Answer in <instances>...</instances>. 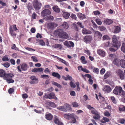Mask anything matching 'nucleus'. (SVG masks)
<instances>
[{"instance_id":"43","label":"nucleus","mask_w":125,"mask_h":125,"mask_svg":"<svg viewBox=\"0 0 125 125\" xmlns=\"http://www.w3.org/2000/svg\"><path fill=\"white\" fill-rule=\"evenodd\" d=\"M100 116L99 114L98 113L97 114H96L93 116V118L95 120L98 119L100 118Z\"/></svg>"},{"instance_id":"16","label":"nucleus","mask_w":125,"mask_h":125,"mask_svg":"<svg viewBox=\"0 0 125 125\" xmlns=\"http://www.w3.org/2000/svg\"><path fill=\"white\" fill-rule=\"evenodd\" d=\"M54 122L55 124H57L58 125H63V123L61 122L59 120L58 117L55 116L54 117Z\"/></svg>"},{"instance_id":"25","label":"nucleus","mask_w":125,"mask_h":125,"mask_svg":"<svg viewBox=\"0 0 125 125\" xmlns=\"http://www.w3.org/2000/svg\"><path fill=\"white\" fill-rule=\"evenodd\" d=\"M50 99H54L55 100L57 99V98L55 96L54 93L53 92H51L49 94Z\"/></svg>"},{"instance_id":"33","label":"nucleus","mask_w":125,"mask_h":125,"mask_svg":"<svg viewBox=\"0 0 125 125\" xmlns=\"http://www.w3.org/2000/svg\"><path fill=\"white\" fill-rule=\"evenodd\" d=\"M52 75L53 76L56 77L58 79H60L61 77L60 74L57 73L53 72L52 73Z\"/></svg>"},{"instance_id":"31","label":"nucleus","mask_w":125,"mask_h":125,"mask_svg":"<svg viewBox=\"0 0 125 125\" xmlns=\"http://www.w3.org/2000/svg\"><path fill=\"white\" fill-rule=\"evenodd\" d=\"M82 32L83 34H90L91 32L89 31L84 28L82 30Z\"/></svg>"},{"instance_id":"28","label":"nucleus","mask_w":125,"mask_h":125,"mask_svg":"<svg viewBox=\"0 0 125 125\" xmlns=\"http://www.w3.org/2000/svg\"><path fill=\"white\" fill-rule=\"evenodd\" d=\"M104 22L106 24L109 25L112 23L113 21L111 19H106L104 20Z\"/></svg>"},{"instance_id":"1","label":"nucleus","mask_w":125,"mask_h":125,"mask_svg":"<svg viewBox=\"0 0 125 125\" xmlns=\"http://www.w3.org/2000/svg\"><path fill=\"white\" fill-rule=\"evenodd\" d=\"M14 76L12 73H5V72L2 69L0 70V76L3 77V79L6 80L8 83H13L14 81L12 79Z\"/></svg>"},{"instance_id":"37","label":"nucleus","mask_w":125,"mask_h":125,"mask_svg":"<svg viewBox=\"0 0 125 125\" xmlns=\"http://www.w3.org/2000/svg\"><path fill=\"white\" fill-rule=\"evenodd\" d=\"M120 64L121 67H125V60L123 59H122L120 60Z\"/></svg>"},{"instance_id":"61","label":"nucleus","mask_w":125,"mask_h":125,"mask_svg":"<svg viewBox=\"0 0 125 125\" xmlns=\"http://www.w3.org/2000/svg\"><path fill=\"white\" fill-rule=\"evenodd\" d=\"M119 109L120 111H125V106H123L122 107H119Z\"/></svg>"},{"instance_id":"10","label":"nucleus","mask_w":125,"mask_h":125,"mask_svg":"<svg viewBox=\"0 0 125 125\" xmlns=\"http://www.w3.org/2000/svg\"><path fill=\"white\" fill-rule=\"evenodd\" d=\"M87 108L89 110H91V112L92 114L94 115L97 114L98 112L93 107H91L90 105L87 106Z\"/></svg>"},{"instance_id":"62","label":"nucleus","mask_w":125,"mask_h":125,"mask_svg":"<svg viewBox=\"0 0 125 125\" xmlns=\"http://www.w3.org/2000/svg\"><path fill=\"white\" fill-rule=\"evenodd\" d=\"M11 49L16 50H18V48L16 47L15 44H14L11 47Z\"/></svg>"},{"instance_id":"15","label":"nucleus","mask_w":125,"mask_h":125,"mask_svg":"<svg viewBox=\"0 0 125 125\" xmlns=\"http://www.w3.org/2000/svg\"><path fill=\"white\" fill-rule=\"evenodd\" d=\"M116 73L121 80L124 79L125 77L122 71L120 70H118L116 72Z\"/></svg>"},{"instance_id":"6","label":"nucleus","mask_w":125,"mask_h":125,"mask_svg":"<svg viewBox=\"0 0 125 125\" xmlns=\"http://www.w3.org/2000/svg\"><path fill=\"white\" fill-rule=\"evenodd\" d=\"M51 11L48 9H45L43 10L41 13V15L43 17L50 15L51 14Z\"/></svg>"},{"instance_id":"47","label":"nucleus","mask_w":125,"mask_h":125,"mask_svg":"<svg viewBox=\"0 0 125 125\" xmlns=\"http://www.w3.org/2000/svg\"><path fill=\"white\" fill-rule=\"evenodd\" d=\"M104 116L109 117L110 115V114L107 111H106L104 112Z\"/></svg>"},{"instance_id":"57","label":"nucleus","mask_w":125,"mask_h":125,"mask_svg":"<svg viewBox=\"0 0 125 125\" xmlns=\"http://www.w3.org/2000/svg\"><path fill=\"white\" fill-rule=\"evenodd\" d=\"M57 108L58 109L61 111H65V110H64V109L63 108V106L58 107Z\"/></svg>"},{"instance_id":"58","label":"nucleus","mask_w":125,"mask_h":125,"mask_svg":"<svg viewBox=\"0 0 125 125\" xmlns=\"http://www.w3.org/2000/svg\"><path fill=\"white\" fill-rule=\"evenodd\" d=\"M37 15L35 12H33L32 13L31 18L33 19H35L36 18Z\"/></svg>"},{"instance_id":"52","label":"nucleus","mask_w":125,"mask_h":125,"mask_svg":"<svg viewBox=\"0 0 125 125\" xmlns=\"http://www.w3.org/2000/svg\"><path fill=\"white\" fill-rule=\"evenodd\" d=\"M98 28L101 31H104L106 29V28L102 26H99Z\"/></svg>"},{"instance_id":"19","label":"nucleus","mask_w":125,"mask_h":125,"mask_svg":"<svg viewBox=\"0 0 125 125\" xmlns=\"http://www.w3.org/2000/svg\"><path fill=\"white\" fill-rule=\"evenodd\" d=\"M97 52L99 55L102 57H104L105 56V52L100 49L98 50H97Z\"/></svg>"},{"instance_id":"44","label":"nucleus","mask_w":125,"mask_h":125,"mask_svg":"<svg viewBox=\"0 0 125 125\" xmlns=\"http://www.w3.org/2000/svg\"><path fill=\"white\" fill-rule=\"evenodd\" d=\"M50 99L49 94L46 93L43 96V99Z\"/></svg>"},{"instance_id":"53","label":"nucleus","mask_w":125,"mask_h":125,"mask_svg":"<svg viewBox=\"0 0 125 125\" xmlns=\"http://www.w3.org/2000/svg\"><path fill=\"white\" fill-rule=\"evenodd\" d=\"M119 94L120 95H122V97L125 96V91L123 90L122 88V91L121 92L119 93Z\"/></svg>"},{"instance_id":"7","label":"nucleus","mask_w":125,"mask_h":125,"mask_svg":"<svg viewBox=\"0 0 125 125\" xmlns=\"http://www.w3.org/2000/svg\"><path fill=\"white\" fill-rule=\"evenodd\" d=\"M57 26V24L53 22L49 23L47 25V27L50 29H52Z\"/></svg>"},{"instance_id":"2","label":"nucleus","mask_w":125,"mask_h":125,"mask_svg":"<svg viewBox=\"0 0 125 125\" xmlns=\"http://www.w3.org/2000/svg\"><path fill=\"white\" fill-rule=\"evenodd\" d=\"M54 34L58 35L60 38L62 39H67L69 37L67 33L63 31H61L59 29L54 31Z\"/></svg>"},{"instance_id":"17","label":"nucleus","mask_w":125,"mask_h":125,"mask_svg":"<svg viewBox=\"0 0 125 125\" xmlns=\"http://www.w3.org/2000/svg\"><path fill=\"white\" fill-rule=\"evenodd\" d=\"M63 29L65 31L68 29L69 27V26L68 23L66 22H64L61 25Z\"/></svg>"},{"instance_id":"64","label":"nucleus","mask_w":125,"mask_h":125,"mask_svg":"<svg viewBox=\"0 0 125 125\" xmlns=\"http://www.w3.org/2000/svg\"><path fill=\"white\" fill-rule=\"evenodd\" d=\"M50 104L51 106L53 107H55L56 105L54 103L52 102H50L49 103Z\"/></svg>"},{"instance_id":"12","label":"nucleus","mask_w":125,"mask_h":125,"mask_svg":"<svg viewBox=\"0 0 125 125\" xmlns=\"http://www.w3.org/2000/svg\"><path fill=\"white\" fill-rule=\"evenodd\" d=\"M93 39L92 36L90 35H87L84 37V41L86 43H89Z\"/></svg>"},{"instance_id":"55","label":"nucleus","mask_w":125,"mask_h":125,"mask_svg":"<svg viewBox=\"0 0 125 125\" xmlns=\"http://www.w3.org/2000/svg\"><path fill=\"white\" fill-rule=\"evenodd\" d=\"M119 122L121 124H124L125 122V120L123 118H120L118 120Z\"/></svg>"},{"instance_id":"8","label":"nucleus","mask_w":125,"mask_h":125,"mask_svg":"<svg viewBox=\"0 0 125 125\" xmlns=\"http://www.w3.org/2000/svg\"><path fill=\"white\" fill-rule=\"evenodd\" d=\"M122 91V88L121 87H118L116 86L115 87L113 91V93L116 94H118L119 93L121 92Z\"/></svg>"},{"instance_id":"50","label":"nucleus","mask_w":125,"mask_h":125,"mask_svg":"<svg viewBox=\"0 0 125 125\" xmlns=\"http://www.w3.org/2000/svg\"><path fill=\"white\" fill-rule=\"evenodd\" d=\"M111 99L114 104H116V103L117 101L114 96H112L111 97Z\"/></svg>"},{"instance_id":"36","label":"nucleus","mask_w":125,"mask_h":125,"mask_svg":"<svg viewBox=\"0 0 125 125\" xmlns=\"http://www.w3.org/2000/svg\"><path fill=\"white\" fill-rule=\"evenodd\" d=\"M80 60H81L82 62L83 63L85 64L87 62L85 60V57L84 56H82L81 57Z\"/></svg>"},{"instance_id":"38","label":"nucleus","mask_w":125,"mask_h":125,"mask_svg":"<svg viewBox=\"0 0 125 125\" xmlns=\"http://www.w3.org/2000/svg\"><path fill=\"white\" fill-rule=\"evenodd\" d=\"M95 21L99 25H101L102 23L101 20L99 18H97L95 19Z\"/></svg>"},{"instance_id":"20","label":"nucleus","mask_w":125,"mask_h":125,"mask_svg":"<svg viewBox=\"0 0 125 125\" xmlns=\"http://www.w3.org/2000/svg\"><path fill=\"white\" fill-rule=\"evenodd\" d=\"M43 70V69L41 68H35L31 70V72L34 73H37L42 72Z\"/></svg>"},{"instance_id":"22","label":"nucleus","mask_w":125,"mask_h":125,"mask_svg":"<svg viewBox=\"0 0 125 125\" xmlns=\"http://www.w3.org/2000/svg\"><path fill=\"white\" fill-rule=\"evenodd\" d=\"M77 15L78 18L81 20H83L85 18V16L84 14L82 13H78L77 14Z\"/></svg>"},{"instance_id":"45","label":"nucleus","mask_w":125,"mask_h":125,"mask_svg":"<svg viewBox=\"0 0 125 125\" xmlns=\"http://www.w3.org/2000/svg\"><path fill=\"white\" fill-rule=\"evenodd\" d=\"M121 50L123 52H125V43L124 42L122 43L121 47Z\"/></svg>"},{"instance_id":"51","label":"nucleus","mask_w":125,"mask_h":125,"mask_svg":"<svg viewBox=\"0 0 125 125\" xmlns=\"http://www.w3.org/2000/svg\"><path fill=\"white\" fill-rule=\"evenodd\" d=\"M103 38L104 40H106L110 39V38L108 35H104L103 37Z\"/></svg>"},{"instance_id":"49","label":"nucleus","mask_w":125,"mask_h":125,"mask_svg":"<svg viewBox=\"0 0 125 125\" xmlns=\"http://www.w3.org/2000/svg\"><path fill=\"white\" fill-rule=\"evenodd\" d=\"M30 78L31 80L36 81V83L38 82V80L35 76H32L30 77Z\"/></svg>"},{"instance_id":"24","label":"nucleus","mask_w":125,"mask_h":125,"mask_svg":"<svg viewBox=\"0 0 125 125\" xmlns=\"http://www.w3.org/2000/svg\"><path fill=\"white\" fill-rule=\"evenodd\" d=\"M113 62L114 64L118 66L120 64V62L119 60L116 57L113 61Z\"/></svg>"},{"instance_id":"40","label":"nucleus","mask_w":125,"mask_h":125,"mask_svg":"<svg viewBox=\"0 0 125 125\" xmlns=\"http://www.w3.org/2000/svg\"><path fill=\"white\" fill-rule=\"evenodd\" d=\"M52 83L53 85L56 86L57 87L59 88H61L62 87L61 86L60 84L56 82H52Z\"/></svg>"},{"instance_id":"48","label":"nucleus","mask_w":125,"mask_h":125,"mask_svg":"<svg viewBox=\"0 0 125 125\" xmlns=\"http://www.w3.org/2000/svg\"><path fill=\"white\" fill-rule=\"evenodd\" d=\"M41 77L43 79H47L49 77V76L48 75L43 74L41 75Z\"/></svg>"},{"instance_id":"5","label":"nucleus","mask_w":125,"mask_h":125,"mask_svg":"<svg viewBox=\"0 0 125 125\" xmlns=\"http://www.w3.org/2000/svg\"><path fill=\"white\" fill-rule=\"evenodd\" d=\"M102 36V34L99 31H96L95 32L94 37L95 39L99 41L101 38Z\"/></svg>"},{"instance_id":"9","label":"nucleus","mask_w":125,"mask_h":125,"mask_svg":"<svg viewBox=\"0 0 125 125\" xmlns=\"http://www.w3.org/2000/svg\"><path fill=\"white\" fill-rule=\"evenodd\" d=\"M64 117L66 119L69 120L72 118H74L75 115L74 114H66L64 115Z\"/></svg>"},{"instance_id":"60","label":"nucleus","mask_w":125,"mask_h":125,"mask_svg":"<svg viewBox=\"0 0 125 125\" xmlns=\"http://www.w3.org/2000/svg\"><path fill=\"white\" fill-rule=\"evenodd\" d=\"M72 105L74 107H77L79 106L78 104L75 102H74L72 103Z\"/></svg>"},{"instance_id":"35","label":"nucleus","mask_w":125,"mask_h":125,"mask_svg":"<svg viewBox=\"0 0 125 125\" xmlns=\"http://www.w3.org/2000/svg\"><path fill=\"white\" fill-rule=\"evenodd\" d=\"M58 60L64 64L66 66H68V63L67 62L64 60L60 58H58Z\"/></svg>"},{"instance_id":"32","label":"nucleus","mask_w":125,"mask_h":125,"mask_svg":"<svg viewBox=\"0 0 125 125\" xmlns=\"http://www.w3.org/2000/svg\"><path fill=\"white\" fill-rule=\"evenodd\" d=\"M45 117L47 119L50 120L52 118V116L51 114H48L46 115Z\"/></svg>"},{"instance_id":"39","label":"nucleus","mask_w":125,"mask_h":125,"mask_svg":"<svg viewBox=\"0 0 125 125\" xmlns=\"http://www.w3.org/2000/svg\"><path fill=\"white\" fill-rule=\"evenodd\" d=\"M54 48H59V49H61L62 48V45L60 44H55L53 46Z\"/></svg>"},{"instance_id":"56","label":"nucleus","mask_w":125,"mask_h":125,"mask_svg":"<svg viewBox=\"0 0 125 125\" xmlns=\"http://www.w3.org/2000/svg\"><path fill=\"white\" fill-rule=\"evenodd\" d=\"M84 52L86 53L88 55L90 56V51L88 50L87 49L84 50Z\"/></svg>"},{"instance_id":"46","label":"nucleus","mask_w":125,"mask_h":125,"mask_svg":"<svg viewBox=\"0 0 125 125\" xmlns=\"http://www.w3.org/2000/svg\"><path fill=\"white\" fill-rule=\"evenodd\" d=\"M99 69L97 68H95L93 69V71L94 72L97 74H98L99 73Z\"/></svg>"},{"instance_id":"27","label":"nucleus","mask_w":125,"mask_h":125,"mask_svg":"<svg viewBox=\"0 0 125 125\" xmlns=\"http://www.w3.org/2000/svg\"><path fill=\"white\" fill-rule=\"evenodd\" d=\"M52 9L56 12L59 13L60 12V9L57 5L54 6L52 7Z\"/></svg>"},{"instance_id":"18","label":"nucleus","mask_w":125,"mask_h":125,"mask_svg":"<svg viewBox=\"0 0 125 125\" xmlns=\"http://www.w3.org/2000/svg\"><path fill=\"white\" fill-rule=\"evenodd\" d=\"M63 108L65 110L64 112H66L68 111L71 109L70 106L68 104H64L63 105Z\"/></svg>"},{"instance_id":"26","label":"nucleus","mask_w":125,"mask_h":125,"mask_svg":"<svg viewBox=\"0 0 125 125\" xmlns=\"http://www.w3.org/2000/svg\"><path fill=\"white\" fill-rule=\"evenodd\" d=\"M109 119L105 117H104L102 119L100 120V122L102 123H105L109 122Z\"/></svg>"},{"instance_id":"14","label":"nucleus","mask_w":125,"mask_h":125,"mask_svg":"<svg viewBox=\"0 0 125 125\" xmlns=\"http://www.w3.org/2000/svg\"><path fill=\"white\" fill-rule=\"evenodd\" d=\"M121 31V28L118 26H115L112 28V31L115 33H119Z\"/></svg>"},{"instance_id":"42","label":"nucleus","mask_w":125,"mask_h":125,"mask_svg":"<svg viewBox=\"0 0 125 125\" xmlns=\"http://www.w3.org/2000/svg\"><path fill=\"white\" fill-rule=\"evenodd\" d=\"M111 75L110 73L109 72H108L104 74V78L105 79L109 77Z\"/></svg>"},{"instance_id":"4","label":"nucleus","mask_w":125,"mask_h":125,"mask_svg":"<svg viewBox=\"0 0 125 125\" xmlns=\"http://www.w3.org/2000/svg\"><path fill=\"white\" fill-rule=\"evenodd\" d=\"M113 45H115L116 47L120 46L121 43L120 42L118 41L117 39V37L116 36L114 35L113 37Z\"/></svg>"},{"instance_id":"23","label":"nucleus","mask_w":125,"mask_h":125,"mask_svg":"<svg viewBox=\"0 0 125 125\" xmlns=\"http://www.w3.org/2000/svg\"><path fill=\"white\" fill-rule=\"evenodd\" d=\"M9 30L11 34V35L12 36H15L16 35V34L15 33L14 31L13 28L12 26H10L9 28Z\"/></svg>"},{"instance_id":"30","label":"nucleus","mask_w":125,"mask_h":125,"mask_svg":"<svg viewBox=\"0 0 125 125\" xmlns=\"http://www.w3.org/2000/svg\"><path fill=\"white\" fill-rule=\"evenodd\" d=\"M21 68L22 70L26 71L28 68L27 65L25 63H23L21 65Z\"/></svg>"},{"instance_id":"3","label":"nucleus","mask_w":125,"mask_h":125,"mask_svg":"<svg viewBox=\"0 0 125 125\" xmlns=\"http://www.w3.org/2000/svg\"><path fill=\"white\" fill-rule=\"evenodd\" d=\"M32 4L34 8L36 10L40 9L42 5L41 3L39 2L38 0H34Z\"/></svg>"},{"instance_id":"63","label":"nucleus","mask_w":125,"mask_h":125,"mask_svg":"<svg viewBox=\"0 0 125 125\" xmlns=\"http://www.w3.org/2000/svg\"><path fill=\"white\" fill-rule=\"evenodd\" d=\"M31 58L33 60L34 62H38V61L37 58L35 57L32 56Z\"/></svg>"},{"instance_id":"34","label":"nucleus","mask_w":125,"mask_h":125,"mask_svg":"<svg viewBox=\"0 0 125 125\" xmlns=\"http://www.w3.org/2000/svg\"><path fill=\"white\" fill-rule=\"evenodd\" d=\"M115 45H113V47H114L115 48H110V50L112 52H115L116 50H117L118 47H119L120 46H117V47H116L115 46Z\"/></svg>"},{"instance_id":"59","label":"nucleus","mask_w":125,"mask_h":125,"mask_svg":"<svg viewBox=\"0 0 125 125\" xmlns=\"http://www.w3.org/2000/svg\"><path fill=\"white\" fill-rule=\"evenodd\" d=\"M2 65L6 68H8L10 66V64L8 62H6L5 63L2 64Z\"/></svg>"},{"instance_id":"54","label":"nucleus","mask_w":125,"mask_h":125,"mask_svg":"<svg viewBox=\"0 0 125 125\" xmlns=\"http://www.w3.org/2000/svg\"><path fill=\"white\" fill-rule=\"evenodd\" d=\"M70 85L72 88H75L76 86L75 84L72 81L70 83Z\"/></svg>"},{"instance_id":"29","label":"nucleus","mask_w":125,"mask_h":125,"mask_svg":"<svg viewBox=\"0 0 125 125\" xmlns=\"http://www.w3.org/2000/svg\"><path fill=\"white\" fill-rule=\"evenodd\" d=\"M116 57L115 55L113 54H110L108 56L109 59H111L113 61Z\"/></svg>"},{"instance_id":"13","label":"nucleus","mask_w":125,"mask_h":125,"mask_svg":"<svg viewBox=\"0 0 125 125\" xmlns=\"http://www.w3.org/2000/svg\"><path fill=\"white\" fill-rule=\"evenodd\" d=\"M103 90L105 93H108L111 91L112 89L109 86L106 85L104 86Z\"/></svg>"},{"instance_id":"41","label":"nucleus","mask_w":125,"mask_h":125,"mask_svg":"<svg viewBox=\"0 0 125 125\" xmlns=\"http://www.w3.org/2000/svg\"><path fill=\"white\" fill-rule=\"evenodd\" d=\"M45 19L47 20H52L54 18L52 16L50 15L47 16L45 18Z\"/></svg>"},{"instance_id":"11","label":"nucleus","mask_w":125,"mask_h":125,"mask_svg":"<svg viewBox=\"0 0 125 125\" xmlns=\"http://www.w3.org/2000/svg\"><path fill=\"white\" fill-rule=\"evenodd\" d=\"M63 44L64 45L68 47H70L71 46L73 47L74 46L73 42L71 41L68 42L67 41H66L64 42Z\"/></svg>"},{"instance_id":"21","label":"nucleus","mask_w":125,"mask_h":125,"mask_svg":"<svg viewBox=\"0 0 125 125\" xmlns=\"http://www.w3.org/2000/svg\"><path fill=\"white\" fill-rule=\"evenodd\" d=\"M70 15V13L66 12H64L62 14L63 17L66 19L68 18Z\"/></svg>"}]
</instances>
